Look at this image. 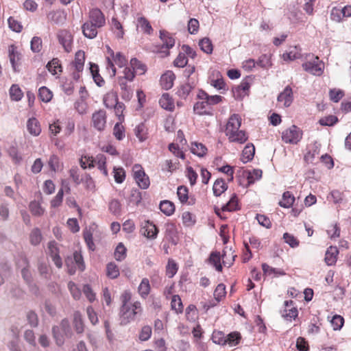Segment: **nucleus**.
<instances>
[{"label": "nucleus", "instance_id": "nucleus-1", "mask_svg": "<svg viewBox=\"0 0 351 351\" xmlns=\"http://www.w3.org/2000/svg\"><path fill=\"white\" fill-rule=\"evenodd\" d=\"M132 293L128 290L123 291L120 295L121 306L119 316L121 325L125 326L140 317L143 308L140 301L131 302Z\"/></svg>", "mask_w": 351, "mask_h": 351}, {"label": "nucleus", "instance_id": "nucleus-2", "mask_svg": "<svg viewBox=\"0 0 351 351\" xmlns=\"http://www.w3.org/2000/svg\"><path fill=\"white\" fill-rule=\"evenodd\" d=\"M199 101L195 102L193 111L198 115H213V106L223 101L220 95H209L206 91L200 90L197 94Z\"/></svg>", "mask_w": 351, "mask_h": 351}, {"label": "nucleus", "instance_id": "nucleus-3", "mask_svg": "<svg viewBox=\"0 0 351 351\" xmlns=\"http://www.w3.org/2000/svg\"><path fill=\"white\" fill-rule=\"evenodd\" d=\"M106 69L108 70L110 75L112 77H114L117 73L114 64L118 65L119 67L124 66L128 60L125 56L121 52L114 53V51L109 47H106Z\"/></svg>", "mask_w": 351, "mask_h": 351}, {"label": "nucleus", "instance_id": "nucleus-4", "mask_svg": "<svg viewBox=\"0 0 351 351\" xmlns=\"http://www.w3.org/2000/svg\"><path fill=\"white\" fill-rule=\"evenodd\" d=\"M86 162H88V168H93L95 165L99 171L106 176H108V172L106 167V157L103 154H98L94 158L90 156H84L80 159V165L83 169L87 168Z\"/></svg>", "mask_w": 351, "mask_h": 351}, {"label": "nucleus", "instance_id": "nucleus-5", "mask_svg": "<svg viewBox=\"0 0 351 351\" xmlns=\"http://www.w3.org/2000/svg\"><path fill=\"white\" fill-rule=\"evenodd\" d=\"M302 68L312 75L320 76L324 72V64L318 56L308 53L306 56V62L302 64Z\"/></svg>", "mask_w": 351, "mask_h": 351}, {"label": "nucleus", "instance_id": "nucleus-6", "mask_svg": "<svg viewBox=\"0 0 351 351\" xmlns=\"http://www.w3.org/2000/svg\"><path fill=\"white\" fill-rule=\"evenodd\" d=\"M263 171L261 169L250 170L243 169L239 172L238 179L240 185L248 187L256 180L262 178Z\"/></svg>", "mask_w": 351, "mask_h": 351}, {"label": "nucleus", "instance_id": "nucleus-7", "mask_svg": "<svg viewBox=\"0 0 351 351\" xmlns=\"http://www.w3.org/2000/svg\"><path fill=\"white\" fill-rule=\"evenodd\" d=\"M132 171L137 185L142 189H148L150 185V180L142 165L135 164L132 167Z\"/></svg>", "mask_w": 351, "mask_h": 351}, {"label": "nucleus", "instance_id": "nucleus-8", "mask_svg": "<svg viewBox=\"0 0 351 351\" xmlns=\"http://www.w3.org/2000/svg\"><path fill=\"white\" fill-rule=\"evenodd\" d=\"M302 131L293 125L282 132V141L285 143L297 144L302 138Z\"/></svg>", "mask_w": 351, "mask_h": 351}, {"label": "nucleus", "instance_id": "nucleus-9", "mask_svg": "<svg viewBox=\"0 0 351 351\" xmlns=\"http://www.w3.org/2000/svg\"><path fill=\"white\" fill-rule=\"evenodd\" d=\"M56 38L66 53H70L73 50V35L70 31L60 29L57 32Z\"/></svg>", "mask_w": 351, "mask_h": 351}, {"label": "nucleus", "instance_id": "nucleus-10", "mask_svg": "<svg viewBox=\"0 0 351 351\" xmlns=\"http://www.w3.org/2000/svg\"><path fill=\"white\" fill-rule=\"evenodd\" d=\"M53 335L56 344L61 346L64 343V336L70 332V324L68 319L62 320L60 326H54L52 329Z\"/></svg>", "mask_w": 351, "mask_h": 351}, {"label": "nucleus", "instance_id": "nucleus-11", "mask_svg": "<svg viewBox=\"0 0 351 351\" xmlns=\"http://www.w3.org/2000/svg\"><path fill=\"white\" fill-rule=\"evenodd\" d=\"M160 38L162 42V45L156 51L168 56L169 54V50L175 45V38L166 30H160Z\"/></svg>", "mask_w": 351, "mask_h": 351}, {"label": "nucleus", "instance_id": "nucleus-12", "mask_svg": "<svg viewBox=\"0 0 351 351\" xmlns=\"http://www.w3.org/2000/svg\"><path fill=\"white\" fill-rule=\"evenodd\" d=\"M85 62V53L82 50H79L75 53V59L73 62V66L75 69L73 75L75 80H77L80 77V73L84 69Z\"/></svg>", "mask_w": 351, "mask_h": 351}, {"label": "nucleus", "instance_id": "nucleus-13", "mask_svg": "<svg viewBox=\"0 0 351 351\" xmlns=\"http://www.w3.org/2000/svg\"><path fill=\"white\" fill-rule=\"evenodd\" d=\"M106 112L103 110L95 112L92 115L93 127L98 131H103L106 125Z\"/></svg>", "mask_w": 351, "mask_h": 351}, {"label": "nucleus", "instance_id": "nucleus-14", "mask_svg": "<svg viewBox=\"0 0 351 351\" xmlns=\"http://www.w3.org/2000/svg\"><path fill=\"white\" fill-rule=\"evenodd\" d=\"M285 308L282 311V316L287 320L295 319L298 316V311L294 306L293 300H286L284 302Z\"/></svg>", "mask_w": 351, "mask_h": 351}, {"label": "nucleus", "instance_id": "nucleus-15", "mask_svg": "<svg viewBox=\"0 0 351 351\" xmlns=\"http://www.w3.org/2000/svg\"><path fill=\"white\" fill-rule=\"evenodd\" d=\"M229 142L243 144L248 140V134L243 130L237 129L226 134Z\"/></svg>", "mask_w": 351, "mask_h": 351}, {"label": "nucleus", "instance_id": "nucleus-16", "mask_svg": "<svg viewBox=\"0 0 351 351\" xmlns=\"http://www.w3.org/2000/svg\"><path fill=\"white\" fill-rule=\"evenodd\" d=\"M136 29L141 32L142 33L151 35L153 34L154 29L147 18L145 16L138 14L136 21Z\"/></svg>", "mask_w": 351, "mask_h": 351}, {"label": "nucleus", "instance_id": "nucleus-17", "mask_svg": "<svg viewBox=\"0 0 351 351\" xmlns=\"http://www.w3.org/2000/svg\"><path fill=\"white\" fill-rule=\"evenodd\" d=\"M88 21L94 24L96 27H102L106 24V19L103 12L98 8H93L89 12Z\"/></svg>", "mask_w": 351, "mask_h": 351}, {"label": "nucleus", "instance_id": "nucleus-18", "mask_svg": "<svg viewBox=\"0 0 351 351\" xmlns=\"http://www.w3.org/2000/svg\"><path fill=\"white\" fill-rule=\"evenodd\" d=\"M177 195L179 200L183 204L194 205L196 199L193 195H189L188 188L185 186H180L177 189Z\"/></svg>", "mask_w": 351, "mask_h": 351}, {"label": "nucleus", "instance_id": "nucleus-19", "mask_svg": "<svg viewBox=\"0 0 351 351\" xmlns=\"http://www.w3.org/2000/svg\"><path fill=\"white\" fill-rule=\"evenodd\" d=\"M293 90L290 86H286L278 97V102L279 105L283 107L290 106L293 102Z\"/></svg>", "mask_w": 351, "mask_h": 351}, {"label": "nucleus", "instance_id": "nucleus-20", "mask_svg": "<svg viewBox=\"0 0 351 351\" xmlns=\"http://www.w3.org/2000/svg\"><path fill=\"white\" fill-rule=\"evenodd\" d=\"M141 233L147 239H154L158 235V229L153 222L147 220L142 225Z\"/></svg>", "mask_w": 351, "mask_h": 351}, {"label": "nucleus", "instance_id": "nucleus-21", "mask_svg": "<svg viewBox=\"0 0 351 351\" xmlns=\"http://www.w3.org/2000/svg\"><path fill=\"white\" fill-rule=\"evenodd\" d=\"M351 16V5H346L343 8H333L331 12V19L336 21H341L343 18Z\"/></svg>", "mask_w": 351, "mask_h": 351}, {"label": "nucleus", "instance_id": "nucleus-22", "mask_svg": "<svg viewBox=\"0 0 351 351\" xmlns=\"http://www.w3.org/2000/svg\"><path fill=\"white\" fill-rule=\"evenodd\" d=\"M117 83L120 86L121 98L125 101H130L133 96V89L130 84L131 82H124L123 79H118Z\"/></svg>", "mask_w": 351, "mask_h": 351}, {"label": "nucleus", "instance_id": "nucleus-23", "mask_svg": "<svg viewBox=\"0 0 351 351\" xmlns=\"http://www.w3.org/2000/svg\"><path fill=\"white\" fill-rule=\"evenodd\" d=\"M8 56L10 63L14 71H17V67L20 64L21 53L17 50L16 46L11 45L8 47Z\"/></svg>", "mask_w": 351, "mask_h": 351}, {"label": "nucleus", "instance_id": "nucleus-24", "mask_svg": "<svg viewBox=\"0 0 351 351\" xmlns=\"http://www.w3.org/2000/svg\"><path fill=\"white\" fill-rule=\"evenodd\" d=\"M16 265L19 267H23L21 270L22 276L27 283H30L32 281V274L29 270V265L27 258L24 256H21L16 263Z\"/></svg>", "mask_w": 351, "mask_h": 351}, {"label": "nucleus", "instance_id": "nucleus-25", "mask_svg": "<svg viewBox=\"0 0 351 351\" xmlns=\"http://www.w3.org/2000/svg\"><path fill=\"white\" fill-rule=\"evenodd\" d=\"M242 119L238 114H232L226 123L225 134L234 131L235 130L239 129L241 125Z\"/></svg>", "mask_w": 351, "mask_h": 351}, {"label": "nucleus", "instance_id": "nucleus-26", "mask_svg": "<svg viewBox=\"0 0 351 351\" xmlns=\"http://www.w3.org/2000/svg\"><path fill=\"white\" fill-rule=\"evenodd\" d=\"M176 75L172 71H167L163 73L160 80V83L163 89L169 90L173 86Z\"/></svg>", "mask_w": 351, "mask_h": 351}, {"label": "nucleus", "instance_id": "nucleus-27", "mask_svg": "<svg viewBox=\"0 0 351 351\" xmlns=\"http://www.w3.org/2000/svg\"><path fill=\"white\" fill-rule=\"evenodd\" d=\"M49 254L54 262L55 265L60 268L62 265V259L59 256V250L57 243L55 241H51L48 244Z\"/></svg>", "mask_w": 351, "mask_h": 351}, {"label": "nucleus", "instance_id": "nucleus-28", "mask_svg": "<svg viewBox=\"0 0 351 351\" xmlns=\"http://www.w3.org/2000/svg\"><path fill=\"white\" fill-rule=\"evenodd\" d=\"M99 27H96L94 24L86 21L82 26V33L84 36L88 38L92 39L97 36V29Z\"/></svg>", "mask_w": 351, "mask_h": 351}, {"label": "nucleus", "instance_id": "nucleus-29", "mask_svg": "<svg viewBox=\"0 0 351 351\" xmlns=\"http://www.w3.org/2000/svg\"><path fill=\"white\" fill-rule=\"evenodd\" d=\"M282 58L285 61H293L301 58V49L297 46L291 47L289 49V51L282 54Z\"/></svg>", "mask_w": 351, "mask_h": 351}, {"label": "nucleus", "instance_id": "nucleus-30", "mask_svg": "<svg viewBox=\"0 0 351 351\" xmlns=\"http://www.w3.org/2000/svg\"><path fill=\"white\" fill-rule=\"evenodd\" d=\"M27 129L32 136H37L41 132V127L37 119L32 117L27 120Z\"/></svg>", "mask_w": 351, "mask_h": 351}, {"label": "nucleus", "instance_id": "nucleus-31", "mask_svg": "<svg viewBox=\"0 0 351 351\" xmlns=\"http://www.w3.org/2000/svg\"><path fill=\"white\" fill-rule=\"evenodd\" d=\"M339 254V251L337 247L330 246L329 247L325 254V262L329 265H333L336 263L337 259V255Z\"/></svg>", "mask_w": 351, "mask_h": 351}, {"label": "nucleus", "instance_id": "nucleus-32", "mask_svg": "<svg viewBox=\"0 0 351 351\" xmlns=\"http://www.w3.org/2000/svg\"><path fill=\"white\" fill-rule=\"evenodd\" d=\"M160 106L165 110L173 111L175 108L174 101L169 93H164L159 99Z\"/></svg>", "mask_w": 351, "mask_h": 351}, {"label": "nucleus", "instance_id": "nucleus-33", "mask_svg": "<svg viewBox=\"0 0 351 351\" xmlns=\"http://www.w3.org/2000/svg\"><path fill=\"white\" fill-rule=\"evenodd\" d=\"M221 261H222V259L220 252L215 251L210 253L208 262L219 272H221L223 269V264H221Z\"/></svg>", "mask_w": 351, "mask_h": 351}, {"label": "nucleus", "instance_id": "nucleus-34", "mask_svg": "<svg viewBox=\"0 0 351 351\" xmlns=\"http://www.w3.org/2000/svg\"><path fill=\"white\" fill-rule=\"evenodd\" d=\"M104 104L108 108H112L116 106L118 101V96L117 92L110 90L108 92L103 99Z\"/></svg>", "mask_w": 351, "mask_h": 351}, {"label": "nucleus", "instance_id": "nucleus-35", "mask_svg": "<svg viewBox=\"0 0 351 351\" xmlns=\"http://www.w3.org/2000/svg\"><path fill=\"white\" fill-rule=\"evenodd\" d=\"M46 67L48 71L53 75L60 74L62 72V67L60 60L57 58H54L51 61H49L47 63Z\"/></svg>", "mask_w": 351, "mask_h": 351}, {"label": "nucleus", "instance_id": "nucleus-36", "mask_svg": "<svg viewBox=\"0 0 351 351\" xmlns=\"http://www.w3.org/2000/svg\"><path fill=\"white\" fill-rule=\"evenodd\" d=\"M130 67L134 71L135 75H143L147 71L146 65L135 58L130 60Z\"/></svg>", "mask_w": 351, "mask_h": 351}, {"label": "nucleus", "instance_id": "nucleus-37", "mask_svg": "<svg viewBox=\"0 0 351 351\" xmlns=\"http://www.w3.org/2000/svg\"><path fill=\"white\" fill-rule=\"evenodd\" d=\"M255 154V147L252 143H248L244 147L242 152L241 160L246 163L254 158Z\"/></svg>", "mask_w": 351, "mask_h": 351}, {"label": "nucleus", "instance_id": "nucleus-38", "mask_svg": "<svg viewBox=\"0 0 351 351\" xmlns=\"http://www.w3.org/2000/svg\"><path fill=\"white\" fill-rule=\"evenodd\" d=\"M73 324L75 332L78 334H82L84 331V324L82 319V315L79 311H75L73 313Z\"/></svg>", "mask_w": 351, "mask_h": 351}, {"label": "nucleus", "instance_id": "nucleus-39", "mask_svg": "<svg viewBox=\"0 0 351 351\" xmlns=\"http://www.w3.org/2000/svg\"><path fill=\"white\" fill-rule=\"evenodd\" d=\"M237 256L231 249H225L221 254L222 264L225 267H230L234 263Z\"/></svg>", "mask_w": 351, "mask_h": 351}, {"label": "nucleus", "instance_id": "nucleus-40", "mask_svg": "<svg viewBox=\"0 0 351 351\" xmlns=\"http://www.w3.org/2000/svg\"><path fill=\"white\" fill-rule=\"evenodd\" d=\"M93 228L91 226H89L88 228H86L83 231L84 239L87 245L88 248L91 251H94L95 250V245L93 242Z\"/></svg>", "mask_w": 351, "mask_h": 351}, {"label": "nucleus", "instance_id": "nucleus-41", "mask_svg": "<svg viewBox=\"0 0 351 351\" xmlns=\"http://www.w3.org/2000/svg\"><path fill=\"white\" fill-rule=\"evenodd\" d=\"M134 134L140 142H143L148 138V129L145 123H141L136 126Z\"/></svg>", "mask_w": 351, "mask_h": 351}, {"label": "nucleus", "instance_id": "nucleus-42", "mask_svg": "<svg viewBox=\"0 0 351 351\" xmlns=\"http://www.w3.org/2000/svg\"><path fill=\"white\" fill-rule=\"evenodd\" d=\"M228 189V185L222 178L217 179L213 186V193L215 196H220Z\"/></svg>", "mask_w": 351, "mask_h": 351}, {"label": "nucleus", "instance_id": "nucleus-43", "mask_svg": "<svg viewBox=\"0 0 351 351\" xmlns=\"http://www.w3.org/2000/svg\"><path fill=\"white\" fill-rule=\"evenodd\" d=\"M151 291V286L149 283V280L147 278H143L141 280L138 287V293L140 296L145 299L147 295L149 294Z\"/></svg>", "mask_w": 351, "mask_h": 351}, {"label": "nucleus", "instance_id": "nucleus-44", "mask_svg": "<svg viewBox=\"0 0 351 351\" xmlns=\"http://www.w3.org/2000/svg\"><path fill=\"white\" fill-rule=\"evenodd\" d=\"M295 202V197L290 191H285L282 194V200L279 202L280 206L285 208L291 207Z\"/></svg>", "mask_w": 351, "mask_h": 351}, {"label": "nucleus", "instance_id": "nucleus-45", "mask_svg": "<svg viewBox=\"0 0 351 351\" xmlns=\"http://www.w3.org/2000/svg\"><path fill=\"white\" fill-rule=\"evenodd\" d=\"M262 269H263L264 274L266 276H272L274 277H276V276L285 275V272L284 271L283 269L274 268V267L269 266V265H267V263L262 264Z\"/></svg>", "mask_w": 351, "mask_h": 351}, {"label": "nucleus", "instance_id": "nucleus-46", "mask_svg": "<svg viewBox=\"0 0 351 351\" xmlns=\"http://www.w3.org/2000/svg\"><path fill=\"white\" fill-rule=\"evenodd\" d=\"M160 211L167 216L172 215L175 212L174 204L169 200H163L160 202L159 206Z\"/></svg>", "mask_w": 351, "mask_h": 351}, {"label": "nucleus", "instance_id": "nucleus-47", "mask_svg": "<svg viewBox=\"0 0 351 351\" xmlns=\"http://www.w3.org/2000/svg\"><path fill=\"white\" fill-rule=\"evenodd\" d=\"M171 309L176 313L180 314L183 312L184 306L182 300L178 295H173L171 300Z\"/></svg>", "mask_w": 351, "mask_h": 351}, {"label": "nucleus", "instance_id": "nucleus-48", "mask_svg": "<svg viewBox=\"0 0 351 351\" xmlns=\"http://www.w3.org/2000/svg\"><path fill=\"white\" fill-rule=\"evenodd\" d=\"M48 165L50 168V170L53 172L62 170L63 167L62 163L60 162L59 157L55 154L50 156L49 159L48 160Z\"/></svg>", "mask_w": 351, "mask_h": 351}, {"label": "nucleus", "instance_id": "nucleus-49", "mask_svg": "<svg viewBox=\"0 0 351 351\" xmlns=\"http://www.w3.org/2000/svg\"><path fill=\"white\" fill-rule=\"evenodd\" d=\"M11 100L19 101L23 97V92L18 84H12L9 90Z\"/></svg>", "mask_w": 351, "mask_h": 351}, {"label": "nucleus", "instance_id": "nucleus-50", "mask_svg": "<svg viewBox=\"0 0 351 351\" xmlns=\"http://www.w3.org/2000/svg\"><path fill=\"white\" fill-rule=\"evenodd\" d=\"M178 270V265L177 263L173 259L169 258L165 269L166 276L168 278H171L176 274Z\"/></svg>", "mask_w": 351, "mask_h": 351}, {"label": "nucleus", "instance_id": "nucleus-51", "mask_svg": "<svg viewBox=\"0 0 351 351\" xmlns=\"http://www.w3.org/2000/svg\"><path fill=\"white\" fill-rule=\"evenodd\" d=\"M191 152L199 157H203L207 152V148L202 143L195 142L191 143Z\"/></svg>", "mask_w": 351, "mask_h": 351}, {"label": "nucleus", "instance_id": "nucleus-52", "mask_svg": "<svg viewBox=\"0 0 351 351\" xmlns=\"http://www.w3.org/2000/svg\"><path fill=\"white\" fill-rule=\"evenodd\" d=\"M38 97L42 101L48 103L53 98V93L47 87L42 86L38 90Z\"/></svg>", "mask_w": 351, "mask_h": 351}, {"label": "nucleus", "instance_id": "nucleus-53", "mask_svg": "<svg viewBox=\"0 0 351 351\" xmlns=\"http://www.w3.org/2000/svg\"><path fill=\"white\" fill-rule=\"evenodd\" d=\"M199 46L202 51L206 54H211L213 51V45L210 38L205 37L199 41Z\"/></svg>", "mask_w": 351, "mask_h": 351}, {"label": "nucleus", "instance_id": "nucleus-54", "mask_svg": "<svg viewBox=\"0 0 351 351\" xmlns=\"http://www.w3.org/2000/svg\"><path fill=\"white\" fill-rule=\"evenodd\" d=\"M120 272L118 266L113 262L106 265V275L111 279H116L119 276Z\"/></svg>", "mask_w": 351, "mask_h": 351}, {"label": "nucleus", "instance_id": "nucleus-55", "mask_svg": "<svg viewBox=\"0 0 351 351\" xmlns=\"http://www.w3.org/2000/svg\"><path fill=\"white\" fill-rule=\"evenodd\" d=\"M241 339V335L238 332H232L226 336V345L228 344L230 346H237Z\"/></svg>", "mask_w": 351, "mask_h": 351}, {"label": "nucleus", "instance_id": "nucleus-56", "mask_svg": "<svg viewBox=\"0 0 351 351\" xmlns=\"http://www.w3.org/2000/svg\"><path fill=\"white\" fill-rule=\"evenodd\" d=\"M127 256V249L122 243H119L114 252V258L118 261H123Z\"/></svg>", "mask_w": 351, "mask_h": 351}, {"label": "nucleus", "instance_id": "nucleus-57", "mask_svg": "<svg viewBox=\"0 0 351 351\" xmlns=\"http://www.w3.org/2000/svg\"><path fill=\"white\" fill-rule=\"evenodd\" d=\"M31 213L37 217L42 216L45 213V209L41 206L40 204L36 201L31 202L29 205Z\"/></svg>", "mask_w": 351, "mask_h": 351}, {"label": "nucleus", "instance_id": "nucleus-58", "mask_svg": "<svg viewBox=\"0 0 351 351\" xmlns=\"http://www.w3.org/2000/svg\"><path fill=\"white\" fill-rule=\"evenodd\" d=\"M223 211H234L239 209V201L237 195L234 194L228 202L222 208Z\"/></svg>", "mask_w": 351, "mask_h": 351}, {"label": "nucleus", "instance_id": "nucleus-59", "mask_svg": "<svg viewBox=\"0 0 351 351\" xmlns=\"http://www.w3.org/2000/svg\"><path fill=\"white\" fill-rule=\"evenodd\" d=\"M134 71L132 70L130 66H126L122 71V75L117 77L118 79H123L124 82H132L135 77Z\"/></svg>", "mask_w": 351, "mask_h": 351}, {"label": "nucleus", "instance_id": "nucleus-60", "mask_svg": "<svg viewBox=\"0 0 351 351\" xmlns=\"http://www.w3.org/2000/svg\"><path fill=\"white\" fill-rule=\"evenodd\" d=\"M113 176L114 181L118 184H121L125 179V171L123 167H116L113 169Z\"/></svg>", "mask_w": 351, "mask_h": 351}, {"label": "nucleus", "instance_id": "nucleus-61", "mask_svg": "<svg viewBox=\"0 0 351 351\" xmlns=\"http://www.w3.org/2000/svg\"><path fill=\"white\" fill-rule=\"evenodd\" d=\"M211 339L215 344L226 345V336L221 331L215 330L212 334Z\"/></svg>", "mask_w": 351, "mask_h": 351}, {"label": "nucleus", "instance_id": "nucleus-62", "mask_svg": "<svg viewBox=\"0 0 351 351\" xmlns=\"http://www.w3.org/2000/svg\"><path fill=\"white\" fill-rule=\"evenodd\" d=\"M29 241L33 245H37L41 242L42 234L38 228H36L32 230L29 234Z\"/></svg>", "mask_w": 351, "mask_h": 351}, {"label": "nucleus", "instance_id": "nucleus-63", "mask_svg": "<svg viewBox=\"0 0 351 351\" xmlns=\"http://www.w3.org/2000/svg\"><path fill=\"white\" fill-rule=\"evenodd\" d=\"M63 197V189H60L56 196L50 201L51 207L54 208L60 207L62 204Z\"/></svg>", "mask_w": 351, "mask_h": 351}, {"label": "nucleus", "instance_id": "nucleus-64", "mask_svg": "<svg viewBox=\"0 0 351 351\" xmlns=\"http://www.w3.org/2000/svg\"><path fill=\"white\" fill-rule=\"evenodd\" d=\"M192 87L189 84L181 85L178 89L176 94L181 99H186L191 92Z\"/></svg>", "mask_w": 351, "mask_h": 351}]
</instances>
